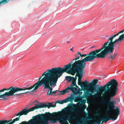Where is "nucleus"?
Masks as SVG:
<instances>
[{
  "mask_svg": "<svg viewBox=\"0 0 124 124\" xmlns=\"http://www.w3.org/2000/svg\"><path fill=\"white\" fill-rule=\"evenodd\" d=\"M98 82V80L95 79L88 84V86L90 88L89 90L90 92L93 93L95 92L97 93L93 95V98L100 97L103 91H105L108 93L107 98L109 100L111 98L115 96L117 93L119 85L116 80H112L103 86L96 85Z\"/></svg>",
  "mask_w": 124,
  "mask_h": 124,
  "instance_id": "1",
  "label": "nucleus"
},
{
  "mask_svg": "<svg viewBox=\"0 0 124 124\" xmlns=\"http://www.w3.org/2000/svg\"><path fill=\"white\" fill-rule=\"evenodd\" d=\"M64 111H58L57 113L59 115L63 116L60 118L58 116H54L57 114L56 112L50 113L49 112H46L45 114H39L38 115L33 116L32 119L29 120L30 124H49V121H51V123H55L57 122V121L61 124H69L67 120L69 121V119H75L76 118V116H72L70 118H68L64 115V111L67 112V108L66 107L63 109Z\"/></svg>",
  "mask_w": 124,
  "mask_h": 124,
  "instance_id": "2",
  "label": "nucleus"
},
{
  "mask_svg": "<svg viewBox=\"0 0 124 124\" xmlns=\"http://www.w3.org/2000/svg\"><path fill=\"white\" fill-rule=\"evenodd\" d=\"M116 103V100H113L111 101L102 99L100 103L103 104L105 103L107 104V108L105 111L106 114L102 117L103 120L107 121L110 120L114 121L117 118L119 114L120 111L118 107L115 109V106Z\"/></svg>",
  "mask_w": 124,
  "mask_h": 124,
  "instance_id": "3",
  "label": "nucleus"
},
{
  "mask_svg": "<svg viewBox=\"0 0 124 124\" xmlns=\"http://www.w3.org/2000/svg\"><path fill=\"white\" fill-rule=\"evenodd\" d=\"M56 74L55 68H54L51 69L47 70L43 73L41 76L39 78V80L33 85L29 87H23L21 88L22 91L31 90L34 88L31 92L36 90L38 88L41 86L42 84H45L48 81Z\"/></svg>",
  "mask_w": 124,
  "mask_h": 124,
  "instance_id": "4",
  "label": "nucleus"
},
{
  "mask_svg": "<svg viewBox=\"0 0 124 124\" xmlns=\"http://www.w3.org/2000/svg\"><path fill=\"white\" fill-rule=\"evenodd\" d=\"M119 41L118 39L115 40L112 42H110L108 45V44L109 42V41H108L104 43L103 46L100 49L101 52L104 58L107 56L108 58L111 59L110 61H112L114 60L116 58L117 54H114L111 55V54L114 51V48L115 44Z\"/></svg>",
  "mask_w": 124,
  "mask_h": 124,
  "instance_id": "5",
  "label": "nucleus"
},
{
  "mask_svg": "<svg viewBox=\"0 0 124 124\" xmlns=\"http://www.w3.org/2000/svg\"><path fill=\"white\" fill-rule=\"evenodd\" d=\"M21 88L17 87H14L11 86L8 88H4L0 90V98H2L3 99L6 100L7 98L5 97H8L9 96L16 95V96H20L22 94L29 93V92L27 91L24 93H16L20 91H22ZM1 99L0 100H1Z\"/></svg>",
  "mask_w": 124,
  "mask_h": 124,
  "instance_id": "6",
  "label": "nucleus"
},
{
  "mask_svg": "<svg viewBox=\"0 0 124 124\" xmlns=\"http://www.w3.org/2000/svg\"><path fill=\"white\" fill-rule=\"evenodd\" d=\"M73 63V62H71L68 64L65 65V67L63 68L60 67L55 68L56 74L59 78L65 72L73 75L75 73L78 72L80 68L77 67H73L71 64Z\"/></svg>",
  "mask_w": 124,
  "mask_h": 124,
  "instance_id": "7",
  "label": "nucleus"
},
{
  "mask_svg": "<svg viewBox=\"0 0 124 124\" xmlns=\"http://www.w3.org/2000/svg\"><path fill=\"white\" fill-rule=\"evenodd\" d=\"M91 56L92 55L90 54L87 57H85L82 60H78L81 57L80 55L79 56L77 57L76 58L72 60V61L75 60V62L71 64L73 67H77L79 68H85V62L91 59Z\"/></svg>",
  "mask_w": 124,
  "mask_h": 124,
  "instance_id": "8",
  "label": "nucleus"
},
{
  "mask_svg": "<svg viewBox=\"0 0 124 124\" xmlns=\"http://www.w3.org/2000/svg\"><path fill=\"white\" fill-rule=\"evenodd\" d=\"M59 78L57 74H56L44 85V89H49L47 93L48 95H51V93L53 90L52 88L50 87V86L52 87L53 85H54L56 84L58 79Z\"/></svg>",
  "mask_w": 124,
  "mask_h": 124,
  "instance_id": "9",
  "label": "nucleus"
},
{
  "mask_svg": "<svg viewBox=\"0 0 124 124\" xmlns=\"http://www.w3.org/2000/svg\"><path fill=\"white\" fill-rule=\"evenodd\" d=\"M101 51L100 49H96L95 50H93L89 54H81L80 52H78V54L79 55H80V56L82 57L84 56L85 57H87L88 55L90 54L92 55V58H91V59L89 61H87V62H91L94 60L96 58H104L101 52L99 53H98Z\"/></svg>",
  "mask_w": 124,
  "mask_h": 124,
  "instance_id": "10",
  "label": "nucleus"
},
{
  "mask_svg": "<svg viewBox=\"0 0 124 124\" xmlns=\"http://www.w3.org/2000/svg\"><path fill=\"white\" fill-rule=\"evenodd\" d=\"M38 109V104H36L34 106L30 108L26 111H25L24 109H22L18 113L14 115H16V116H21L23 115H26L29 112L33 111L35 110Z\"/></svg>",
  "mask_w": 124,
  "mask_h": 124,
  "instance_id": "11",
  "label": "nucleus"
},
{
  "mask_svg": "<svg viewBox=\"0 0 124 124\" xmlns=\"http://www.w3.org/2000/svg\"><path fill=\"white\" fill-rule=\"evenodd\" d=\"M35 102H37V103L38 104V109L42 108H49L50 107L54 108L56 106V104L54 105L52 103H47L48 104H46L45 103L38 102L36 101L34 102L33 103H34Z\"/></svg>",
  "mask_w": 124,
  "mask_h": 124,
  "instance_id": "12",
  "label": "nucleus"
},
{
  "mask_svg": "<svg viewBox=\"0 0 124 124\" xmlns=\"http://www.w3.org/2000/svg\"><path fill=\"white\" fill-rule=\"evenodd\" d=\"M65 77L66 80L68 81V82H70L72 81V84L71 85V86H75L76 88L78 87L76 84L77 79L76 76L75 78L70 76H66Z\"/></svg>",
  "mask_w": 124,
  "mask_h": 124,
  "instance_id": "13",
  "label": "nucleus"
},
{
  "mask_svg": "<svg viewBox=\"0 0 124 124\" xmlns=\"http://www.w3.org/2000/svg\"><path fill=\"white\" fill-rule=\"evenodd\" d=\"M84 69L85 68H80L79 69L78 72H77L76 74V76L78 77V81L79 83L81 81V79L83 76V71Z\"/></svg>",
  "mask_w": 124,
  "mask_h": 124,
  "instance_id": "14",
  "label": "nucleus"
},
{
  "mask_svg": "<svg viewBox=\"0 0 124 124\" xmlns=\"http://www.w3.org/2000/svg\"><path fill=\"white\" fill-rule=\"evenodd\" d=\"M81 119L82 120H83V122L84 124H96L95 121L93 123L88 124V122H90V119H92V118L89 117L88 116H87L81 118Z\"/></svg>",
  "mask_w": 124,
  "mask_h": 124,
  "instance_id": "15",
  "label": "nucleus"
},
{
  "mask_svg": "<svg viewBox=\"0 0 124 124\" xmlns=\"http://www.w3.org/2000/svg\"><path fill=\"white\" fill-rule=\"evenodd\" d=\"M70 85V87H68L66 89V93L69 92L68 91L69 90L71 91L73 93H75V90H77L76 88L74 87H73V86H71V85Z\"/></svg>",
  "mask_w": 124,
  "mask_h": 124,
  "instance_id": "16",
  "label": "nucleus"
},
{
  "mask_svg": "<svg viewBox=\"0 0 124 124\" xmlns=\"http://www.w3.org/2000/svg\"><path fill=\"white\" fill-rule=\"evenodd\" d=\"M72 98L70 97H68L67 98L62 100V102H63V103H66L67 102H68L69 101H70L72 100Z\"/></svg>",
  "mask_w": 124,
  "mask_h": 124,
  "instance_id": "17",
  "label": "nucleus"
},
{
  "mask_svg": "<svg viewBox=\"0 0 124 124\" xmlns=\"http://www.w3.org/2000/svg\"><path fill=\"white\" fill-rule=\"evenodd\" d=\"M55 91H56V93H57L58 92L62 93L61 94H57V95H63L66 93V89L62 91H59V90H56ZM55 95H57V94H56Z\"/></svg>",
  "mask_w": 124,
  "mask_h": 124,
  "instance_id": "18",
  "label": "nucleus"
},
{
  "mask_svg": "<svg viewBox=\"0 0 124 124\" xmlns=\"http://www.w3.org/2000/svg\"><path fill=\"white\" fill-rule=\"evenodd\" d=\"M8 122L7 120H1L0 121V124H13L11 122H10L9 123L7 124V123Z\"/></svg>",
  "mask_w": 124,
  "mask_h": 124,
  "instance_id": "19",
  "label": "nucleus"
},
{
  "mask_svg": "<svg viewBox=\"0 0 124 124\" xmlns=\"http://www.w3.org/2000/svg\"><path fill=\"white\" fill-rule=\"evenodd\" d=\"M102 117H101L96 120L95 122L96 124H100L101 121L103 120Z\"/></svg>",
  "mask_w": 124,
  "mask_h": 124,
  "instance_id": "20",
  "label": "nucleus"
},
{
  "mask_svg": "<svg viewBox=\"0 0 124 124\" xmlns=\"http://www.w3.org/2000/svg\"><path fill=\"white\" fill-rule=\"evenodd\" d=\"M20 116H19V117H17L16 118L14 119L13 121L11 122L13 124L16 121H17L19 120L20 119Z\"/></svg>",
  "mask_w": 124,
  "mask_h": 124,
  "instance_id": "21",
  "label": "nucleus"
},
{
  "mask_svg": "<svg viewBox=\"0 0 124 124\" xmlns=\"http://www.w3.org/2000/svg\"><path fill=\"white\" fill-rule=\"evenodd\" d=\"M82 84L81 85L82 86V88H84L85 87V85H87L88 83L87 82L86 80H85L84 81L82 82Z\"/></svg>",
  "mask_w": 124,
  "mask_h": 124,
  "instance_id": "22",
  "label": "nucleus"
},
{
  "mask_svg": "<svg viewBox=\"0 0 124 124\" xmlns=\"http://www.w3.org/2000/svg\"><path fill=\"white\" fill-rule=\"evenodd\" d=\"M99 109H98L95 112V115H94V119L95 118V117L98 116L100 115V113L98 112Z\"/></svg>",
  "mask_w": 124,
  "mask_h": 124,
  "instance_id": "23",
  "label": "nucleus"
},
{
  "mask_svg": "<svg viewBox=\"0 0 124 124\" xmlns=\"http://www.w3.org/2000/svg\"><path fill=\"white\" fill-rule=\"evenodd\" d=\"M80 105L81 106H83L82 108V110L83 111H84L85 109L86 108V105L85 104H82V103Z\"/></svg>",
  "mask_w": 124,
  "mask_h": 124,
  "instance_id": "24",
  "label": "nucleus"
},
{
  "mask_svg": "<svg viewBox=\"0 0 124 124\" xmlns=\"http://www.w3.org/2000/svg\"><path fill=\"white\" fill-rule=\"evenodd\" d=\"M19 124H30L29 120L28 121H23Z\"/></svg>",
  "mask_w": 124,
  "mask_h": 124,
  "instance_id": "25",
  "label": "nucleus"
},
{
  "mask_svg": "<svg viewBox=\"0 0 124 124\" xmlns=\"http://www.w3.org/2000/svg\"><path fill=\"white\" fill-rule=\"evenodd\" d=\"M70 111L69 112L71 113L72 114H73L74 113H75L76 111H75L74 109H70Z\"/></svg>",
  "mask_w": 124,
  "mask_h": 124,
  "instance_id": "26",
  "label": "nucleus"
},
{
  "mask_svg": "<svg viewBox=\"0 0 124 124\" xmlns=\"http://www.w3.org/2000/svg\"><path fill=\"white\" fill-rule=\"evenodd\" d=\"M6 3L5 0H2L0 1V5L1 4H5Z\"/></svg>",
  "mask_w": 124,
  "mask_h": 124,
  "instance_id": "27",
  "label": "nucleus"
},
{
  "mask_svg": "<svg viewBox=\"0 0 124 124\" xmlns=\"http://www.w3.org/2000/svg\"><path fill=\"white\" fill-rule=\"evenodd\" d=\"M114 38L112 37H111L109 38L108 39V41H109V42L108 43L109 44L110 42H112L113 41V40Z\"/></svg>",
  "mask_w": 124,
  "mask_h": 124,
  "instance_id": "28",
  "label": "nucleus"
},
{
  "mask_svg": "<svg viewBox=\"0 0 124 124\" xmlns=\"http://www.w3.org/2000/svg\"><path fill=\"white\" fill-rule=\"evenodd\" d=\"M92 93L91 92V93L88 92L87 93V94L85 95L86 96V97H88V96H91V95H92ZM92 94H93L92 93Z\"/></svg>",
  "mask_w": 124,
  "mask_h": 124,
  "instance_id": "29",
  "label": "nucleus"
},
{
  "mask_svg": "<svg viewBox=\"0 0 124 124\" xmlns=\"http://www.w3.org/2000/svg\"><path fill=\"white\" fill-rule=\"evenodd\" d=\"M62 100L61 101H56V102L57 103H59L60 104H63V102L62 101Z\"/></svg>",
  "mask_w": 124,
  "mask_h": 124,
  "instance_id": "30",
  "label": "nucleus"
},
{
  "mask_svg": "<svg viewBox=\"0 0 124 124\" xmlns=\"http://www.w3.org/2000/svg\"><path fill=\"white\" fill-rule=\"evenodd\" d=\"M82 84V82L81 81H80V82L79 83L78 82V84L79 85H80V86L82 88V86L81 85Z\"/></svg>",
  "mask_w": 124,
  "mask_h": 124,
  "instance_id": "31",
  "label": "nucleus"
},
{
  "mask_svg": "<svg viewBox=\"0 0 124 124\" xmlns=\"http://www.w3.org/2000/svg\"><path fill=\"white\" fill-rule=\"evenodd\" d=\"M86 101V100L84 99H82V100L81 101V102L82 103H83V104H85V102Z\"/></svg>",
  "mask_w": 124,
  "mask_h": 124,
  "instance_id": "32",
  "label": "nucleus"
},
{
  "mask_svg": "<svg viewBox=\"0 0 124 124\" xmlns=\"http://www.w3.org/2000/svg\"><path fill=\"white\" fill-rule=\"evenodd\" d=\"M124 32V29L123 30H122L120 31L119 32V33L120 34L121 33H123Z\"/></svg>",
  "mask_w": 124,
  "mask_h": 124,
  "instance_id": "33",
  "label": "nucleus"
},
{
  "mask_svg": "<svg viewBox=\"0 0 124 124\" xmlns=\"http://www.w3.org/2000/svg\"><path fill=\"white\" fill-rule=\"evenodd\" d=\"M56 91H52V92L51 93V94L52 93H56Z\"/></svg>",
  "mask_w": 124,
  "mask_h": 124,
  "instance_id": "34",
  "label": "nucleus"
},
{
  "mask_svg": "<svg viewBox=\"0 0 124 124\" xmlns=\"http://www.w3.org/2000/svg\"><path fill=\"white\" fill-rule=\"evenodd\" d=\"M116 36V34L115 35H114L113 36H112V37L113 38H115Z\"/></svg>",
  "mask_w": 124,
  "mask_h": 124,
  "instance_id": "35",
  "label": "nucleus"
},
{
  "mask_svg": "<svg viewBox=\"0 0 124 124\" xmlns=\"http://www.w3.org/2000/svg\"><path fill=\"white\" fill-rule=\"evenodd\" d=\"M103 120V121H104V122L105 123H106L107 122V121L106 120Z\"/></svg>",
  "mask_w": 124,
  "mask_h": 124,
  "instance_id": "36",
  "label": "nucleus"
},
{
  "mask_svg": "<svg viewBox=\"0 0 124 124\" xmlns=\"http://www.w3.org/2000/svg\"><path fill=\"white\" fill-rule=\"evenodd\" d=\"M27 107H26L24 109H23L25 111H26L27 110Z\"/></svg>",
  "mask_w": 124,
  "mask_h": 124,
  "instance_id": "37",
  "label": "nucleus"
},
{
  "mask_svg": "<svg viewBox=\"0 0 124 124\" xmlns=\"http://www.w3.org/2000/svg\"><path fill=\"white\" fill-rule=\"evenodd\" d=\"M119 34V32H118V33H117L116 34V36H118Z\"/></svg>",
  "mask_w": 124,
  "mask_h": 124,
  "instance_id": "38",
  "label": "nucleus"
},
{
  "mask_svg": "<svg viewBox=\"0 0 124 124\" xmlns=\"http://www.w3.org/2000/svg\"><path fill=\"white\" fill-rule=\"evenodd\" d=\"M78 53H77V54H75V56L76 57H77V55H78Z\"/></svg>",
  "mask_w": 124,
  "mask_h": 124,
  "instance_id": "39",
  "label": "nucleus"
},
{
  "mask_svg": "<svg viewBox=\"0 0 124 124\" xmlns=\"http://www.w3.org/2000/svg\"><path fill=\"white\" fill-rule=\"evenodd\" d=\"M70 42L69 41H67V43H69Z\"/></svg>",
  "mask_w": 124,
  "mask_h": 124,
  "instance_id": "40",
  "label": "nucleus"
},
{
  "mask_svg": "<svg viewBox=\"0 0 124 124\" xmlns=\"http://www.w3.org/2000/svg\"><path fill=\"white\" fill-rule=\"evenodd\" d=\"M73 47L72 48H71L70 49V51H72L73 50Z\"/></svg>",
  "mask_w": 124,
  "mask_h": 124,
  "instance_id": "41",
  "label": "nucleus"
},
{
  "mask_svg": "<svg viewBox=\"0 0 124 124\" xmlns=\"http://www.w3.org/2000/svg\"><path fill=\"white\" fill-rule=\"evenodd\" d=\"M103 120L102 121V122L101 123V124H102L103 123L104 121H103Z\"/></svg>",
  "mask_w": 124,
  "mask_h": 124,
  "instance_id": "42",
  "label": "nucleus"
},
{
  "mask_svg": "<svg viewBox=\"0 0 124 124\" xmlns=\"http://www.w3.org/2000/svg\"><path fill=\"white\" fill-rule=\"evenodd\" d=\"M71 103H69V105H71Z\"/></svg>",
  "mask_w": 124,
  "mask_h": 124,
  "instance_id": "43",
  "label": "nucleus"
},
{
  "mask_svg": "<svg viewBox=\"0 0 124 124\" xmlns=\"http://www.w3.org/2000/svg\"><path fill=\"white\" fill-rule=\"evenodd\" d=\"M98 109H100V108H98Z\"/></svg>",
  "mask_w": 124,
  "mask_h": 124,
  "instance_id": "44",
  "label": "nucleus"
},
{
  "mask_svg": "<svg viewBox=\"0 0 124 124\" xmlns=\"http://www.w3.org/2000/svg\"><path fill=\"white\" fill-rule=\"evenodd\" d=\"M101 124V123L100 124Z\"/></svg>",
  "mask_w": 124,
  "mask_h": 124,
  "instance_id": "45",
  "label": "nucleus"
},
{
  "mask_svg": "<svg viewBox=\"0 0 124 124\" xmlns=\"http://www.w3.org/2000/svg\"><path fill=\"white\" fill-rule=\"evenodd\" d=\"M27 86H28L27 85V86H26V87H27Z\"/></svg>",
  "mask_w": 124,
  "mask_h": 124,
  "instance_id": "46",
  "label": "nucleus"
}]
</instances>
